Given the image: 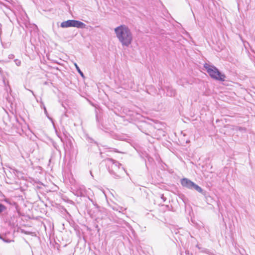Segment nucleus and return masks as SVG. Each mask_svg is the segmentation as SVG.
<instances>
[{
    "label": "nucleus",
    "mask_w": 255,
    "mask_h": 255,
    "mask_svg": "<svg viewBox=\"0 0 255 255\" xmlns=\"http://www.w3.org/2000/svg\"><path fill=\"white\" fill-rule=\"evenodd\" d=\"M60 26L62 28L74 27L78 28H85L86 27V25L84 23L77 20L69 19L62 22L61 23Z\"/></svg>",
    "instance_id": "4"
},
{
    "label": "nucleus",
    "mask_w": 255,
    "mask_h": 255,
    "mask_svg": "<svg viewBox=\"0 0 255 255\" xmlns=\"http://www.w3.org/2000/svg\"><path fill=\"white\" fill-rule=\"evenodd\" d=\"M30 91L32 93V94L34 95L33 91Z\"/></svg>",
    "instance_id": "28"
},
{
    "label": "nucleus",
    "mask_w": 255,
    "mask_h": 255,
    "mask_svg": "<svg viewBox=\"0 0 255 255\" xmlns=\"http://www.w3.org/2000/svg\"><path fill=\"white\" fill-rule=\"evenodd\" d=\"M15 63L17 66H20L21 64V61L18 59H15L14 60Z\"/></svg>",
    "instance_id": "20"
},
{
    "label": "nucleus",
    "mask_w": 255,
    "mask_h": 255,
    "mask_svg": "<svg viewBox=\"0 0 255 255\" xmlns=\"http://www.w3.org/2000/svg\"><path fill=\"white\" fill-rule=\"evenodd\" d=\"M14 56L13 54H10V55H9V56H8V58H9V59H12V58H14Z\"/></svg>",
    "instance_id": "23"
},
{
    "label": "nucleus",
    "mask_w": 255,
    "mask_h": 255,
    "mask_svg": "<svg viewBox=\"0 0 255 255\" xmlns=\"http://www.w3.org/2000/svg\"><path fill=\"white\" fill-rule=\"evenodd\" d=\"M237 130H239L241 132H245L246 131V128L242 127H237L236 128Z\"/></svg>",
    "instance_id": "17"
},
{
    "label": "nucleus",
    "mask_w": 255,
    "mask_h": 255,
    "mask_svg": "<svg viewBox=\"0 0 255 255\" xmlns=\"http://www.w3.org/2000/svg\"><path fill=\"white\" fill-rule=\"evenodd\" d=\"M161 199L163 200V202H165L166 200V198L164 197L163 194H161L160 195Z\"/></svg>",
    "instance_id": "21"
},
{
    "label": "nucleus",
    "mask_w": 255,
    "mask_h": 255,
    "mask_svg": "<svg viewBox=\"0 0 255 255\" xmlns=\"http://www.w3.org/2000/svg\"><path fill=\"white\" fill-rule=\"evenodd\" d=\"M0 239L2 240L4 242L6 243H10L11 242H13V240H10L7 239L5 235H0Z\"/></svg>",
    "instance_id": "10"
},
{
    "label": "nucleus",
    "mask_w": 255,
    "mask_h": 255,
    "mask_svg": "<svg viewBox=\"0 0 255 255\" xmlns=\"http://www.w3.org/2000/svg\"><path fill=\"white\" fill-rule=\"evenodd\" d=\"M74 65L75 66V68L77 70V71H78V72L79 73V74L83 77V78H84L85 77V76H84V74L83 73V72L80 70L79 67L78 66V65L76 64V63H75L74 64Z\"/></svg>",
    "instance_id": "13"
},
{
    "label": "nucleus",
    "mask_w": 255,
    "mask_h": 255,
    "mask_svg": "<svg viewBox=\"0 0 255 255\" xmlns=\"http://www.w3.org/2000/svg\"><path fill=\"white\" fill-rule=\"evenodd\" d=\"M196 247L197 248H198L199 249H200V247H199V245L198 244H197V245L196 246Z\"/></svg>",
    "instance_id": "25"
},
{
    "label": "nucleus",
    "mask_w": 255,
    "mask_h": 255,
    "mask_svg": "<svg viewBox=\"0 0 255 255\" xmlns=\"http://www.w3.org/2000/svg\"><path fill=\"white\" fill-rule=\"evenodd\" d=\"M106 162L109 172L115 179H119L121 176V174L125 172L124 167H121L122 164L118 161L110 158H107L105 160Z\"/></svg>",
    "instance_id": "2"
},
{
    "label": "nucleus",
    "mask_w": 255,
    "mask_h": 255,
    "mask_svg": "<svg viewBox=\"0 0 255 255\" xmlns=\"http://www.w3.org/2000/svg\"><path fill=\"white\" fill-rule=\"evenodd\" d=\"M186 253L187 254H189V251H186Z\"/></svg>",
    "instance_id": "27"
},
{
    "label": "nucleus",
    "mask_w": 255,
    "mask_h": 255,
    "mask_svg": "<svg viewBox=\"0 0 255 255\" xmlns=\"http://www.w3.org/2000/svg\"><path fill=\"white\" fill-rule=\"evenodd\" d=\"M115 32L123 46L128 47L131 43L132 34L128 26L121 25L115 28Z\"/></svg>",
    "instance_id": "1"
},
{
    "label": "nucleus",
    "mask_w": 255,
    "mask_h": 255,
    "mask_svg": "<svg viewBox=\"0 0 255 255\" xmlns=\"http://www.w3.org/2000/svg\"><path fill=\"white\" fill-rule=\"evenodd\" d=\"M98 127L99 128L106 131V130H108V128H106V127H105L103 125H100L99 124L98 125Z\"/></svg>",
    "instance_id": "18"
},
{
    "label": "nucleus",
    "mask_w": 255,
    "mask_h": 255,
    "mask_svg": "<svg viewBox=\"0 0 255 255\" xmlns=\"http://www.w3.org/2000/svg\"><path fill=\"white\" fill-rule=\"evenodd\" d=\"M4 123H5L6 125L8 126H10L11 125H14V121L17 122V119L15 116H13V117H9V116L7 114L6 117H4Z\"/></svg>",
    "instance_id": "7"
},
{
    "label": "nucleus",
    "mask_w": 255,
    "mask_h": 255,
    "mask_svg": "<svg viewBox=\"0 0 255 255\" xmlns=\"http://www.w3.org/2000/svg\"><path fill=\"white\" fill-rule=\"evenodd\" d=\"M138 129L143 133L146 135H150L154 128L151 124L146 122H142L138 126Z\"/></svg>",
    "instance_id": "5"
},
{
    "label": "nucleus",
    "mask_w": 255,
    "mask_h": 255,
    "mask_svg": "<svg viewBox=\"0 0 255 255\" xmlns=\"http://www.w3.org/2000/svg\"><path fill=\"white\" fill-rule=\"evenodd\" d=\"M157 131L159 133H160L162 136L165 135V132L164 130H163L162 129L158 128Z\"/></svg>",
    "instance_id": "19"
},
{
    "label": "nucleus",
    "mask_w": 255,
    "mask_h": 255,
    "mask_svg": "<svg viewBox=\"0 0 255 255\" xmlns=\"http://www.w3.org/2000/svg\"><path fill=\"white\" fill-rule=\"evenodd\" d=\"M191 190H194L196 191L197 192L200 193L203 195H204L205 197H206V195L207 194V192L204 190L201 187L198 186L197 184L194 183V185L192 187Z\"/></svg>",
    "instance_id": "8"
},
{
    "label": "nucleus",
    "mask_w": 255,
    "mask_h": 255,
    "mask_svg": "<svg viewBox=\"0 0 255 255\" xmlns=\"http://www.w3.org/2000/svg\"><path fill=\"white\" fill-rule=\"evenodd\" d=\"M180 183L183 187L187 188L190 190L192 189V187L194 185V182L186 178L182 179Z\"/></svg>",
    "instance_id": "6"
},
{
    "label": "nucleus",
    "mask_w": 255,
    "mask_h": 255,
    "mask_svg": "<svg viewBox=\"0 0 255 255\" xmlns=\"http://www.w3.org/2000/svg\"><path fill=\"white\" fill-rule=\"evenodd\" d=\"M40 107L41 108H42L44 110V113L46 115V116L47 117V118H49V119H50V118L48 116V114L46 108L43 102L41 103Z\"/></svg>",
    "instance_id": "14"
},
{
    "label": "nucleus",
    "mask_w": 255,
    "mask_h": 255,
    "mask_svg": "<svg viewBox=\"0 0 255 255\" xmlns=\"http://www.w3.org/2000/svg\"><path fill=\"white\" fill-rule=\"evenodd\" d=\"M57 135L58 136V137L60 138L62 142H63V138H62V137H61L60 136H59L58 134H57Z\"/></svg>",
    "instance_id": "24"
},
{
    "label": "nucleus",
    "mask_w": 255,
    "mask_h": 255,
    "mask_svg": "<svg viewBox=\"0 0 255 255\" xmlns=\"http://www.w3.org/2000/svg\"><path fill=\"white\" fill-rule=\"evenodd\" d=\"M6 209V207L2 203H0V215L4 212Z\"/></svg>",
    "instance_id": "12"
},
{
    "label": "nucleus",
    "mask_w": 255,
    "mask_h": 255,
    "mask_svg": "<svg viewBox=\"0 0 255 255\" xmlns=\"http://www.w3.org/2000/svg\"><path fill=\"white\" fill-rule=\"evenodd\" d=\"M96 121L97 123H99V116L98 114L96 116Z\"/></svg>",
    "instance_id": "22"
},
{
    "label": "nucleus",
    "mask_w": 255,
    "mask_h": 255,
    "mask_svg": "<svg viewBox=\"0 0 255 255\" xmlns=\"http://www.w3.org/2000/svg\"><path fill=\"white\" fill-rule=\"evenodd\" d=\"M204 67L209 75L213 79L221 82H224L226 80V75L214 65H210L206 63L204 64Z\"/></svg>",
    "instance_id": "3"
},
{
    "label": "nucleus",
    "mask_w": 255,
    "mask_h": 255,
    "mask_svg": "<svg viewBox=\"0 0 255 255\" xmlns=\"http://www.w3.org/2000/svg\"><path fill=\"white\" fill-rule=\"evenodd\" d=\"M75 195L78 197H84L85 192L84 190L82 188H80L79 189L76 191Z\"/></svg>",
    "instance_id": "9"
},
{
    "label": "nucleus",
    "mask_w": 255,
    "mask_h": 255,
    "mask_svg": "<svg viewBox=\"0 0 255 255\" xmlns=\"http://www.w3.org/2000/svg\"><path fill=\"white\" fill-rule=\"evenodd\" d=\"M96 228H98V226L97 225L96 226Z\"/></svg>",
    "instance_id": "26"
},
{
    "label": "nucleus",
    "mask_w": 255,
    "mask_h": 255,
    "mask_svg": "<svg viewBox=\"0 0 255 255\" xmlns=\"http://www.w3.org/2000/svg\"><path fill=\"white\" fill-rule=\"evenodd\" d=\"M51 142L52 143V146L57 150L60 151L59 149L58 148L59 146L53 140H51Z\"/></svg>",
    "instance_id": "16"
},
{
    "label": "nucleus",
    "mask_w": 255,
    "mask_h": 255,
    "mask_svg": "<svg viewBox=\"0 0 255 255\" xmlns=\"http://www.w3.org/2000/svg\"><path fill=\"white\" fill-rule=\"evenodd\" d=\"M5 203L11 205V206H16L17 204L15 202L8 199V198H5L3 200Z\"/></svg>",
    "instance_id": "11"
},
{
    "label": "nucleus",
    "mask_w": 255,
    "mask_h": 255,
    "mask_svg": "<svg viewBox=\"0 0 255 255\" xmlns=\"http://www.w3.org/2000/svg\"><path fill=\"white\" fill-rule=\"evenodd\" d=\"M1 68L0 67V72H1Z\"/></svg>",
    "instance_id": "29"
},
{
    "label": "nucleus",
    "mask_w": 255,
    "mask_h": 255,
    "mask_svg": "<svg viewBox=\"0 0 255 255\" xmlns=\"http://www.w3.org/2000/svg\"><path fill=\"white\" fill-rule=\"evenodd\" d=\"M86 139L91 143H94L97 145L98 144L97 141H95L94 139H93L92 138L90 137L88 135L86 136Z\"/></svg>",
    "instance_id": "15"
}]
</instances>
